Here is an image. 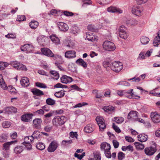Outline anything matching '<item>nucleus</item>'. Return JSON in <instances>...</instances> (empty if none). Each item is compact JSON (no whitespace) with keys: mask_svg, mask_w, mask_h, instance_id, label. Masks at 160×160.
I'll list each match as a JSON object with an SVG mask.
<instances>
[{"mask_svg":"<svg viewBox=\"0 0 160 160\" xmlns=\"http://www.w3.org/2000/svg\"><path fill=\"white\" fill-rule=\"evenodd\" d=\"M9 65H11L15 69L20 70H27L26 66L22 63L18 62L17 61H11L10 63L7 62H0V70H3L6 67Z\"/></svg>","mask_w":160,"mask_h":160,"instance_id":"1","label":"nucleus"},{"mask_svg":"<svg viewBox=\"0 0 160 160\" xmlns=\"http://www.w3.org/2000/svg\"><path fill=\"white\" fill-rule=\"evenodd\" d=\"M152 145L144 149V152L146 155L151 156L153 155L157 151V144L153 141L152 142Z\"/></svg>","mask_w":160,"mask_h":160,"instance_id":"2","label":"nucleus"},{"mask_svg":"<svg viewBox=\"0 0 160 160\" xmlns=\"http://www.w3.org/2000/svg\"><path fill=\"white\" fill-rule=\"evenodd\" d=\"M52 121L54 125L60 126L63 125L66 122V119L64 116H57L54 118Z\"/></svg>","mask_w":160,"mask_h":160,"instance_id":"3","label":"nucleus"},{"mask_svg":"<svg viewBox=\"0 0 160 160\" xmlns=\"http://www.w3.org/2000/svg\"><path fill=\"white\" fill-rule=\"evenodd\" d=\"M102 47L105 50L109 51H113L116 48L114 43L108 41L104 42L102 44Z\"/></svg>","mask_w":160,"mask_h":160,"instance_id":"4","label":"nucleus"},{"mask_svg":"<svg viewBox=\"0 0 160 160\" xmlns=\"http://www.w3.org/2000/svg\"><path fill=\"white\" fill-rule=\"evenodd\" d=\"M96 120L99 126L100 130L103 131L106 128V125L105 123V121L102 117H97Z\"/></svg>","mask_w":160,"mask_h":160,"instance_id":"5","label":"nucleus"},{"mask_svg":"<svg viewBox=\"0 0 160 160\" xmlns=\"http://www.w3.org/2000/svg\"><path fill=\"white\" fill-rule=\"evenodd\" d=\"M143 11V8L142 7L137 5L133 7L132 12V13L136 15L140 16L142 15Z\"/></svg>","mask_w":160,"mask_h":160,"instance_id":"6","label":"nucleus"},{"mask_svg":"<svg viewBox=\"0 0 160 160\" xmlns=\"http://www.w3.org/2000/svg\"><path fill=\"white\" fill-rule=\"evenodd\" d=\"M59 145L58 142L56 141H52L50 144L47 149V150L49 152H54Z\"/></svg>","mask_w":160,"mask_h":160,"instance_id":"7","label":"nucleus"},{"mask_svg":"<svg viewBox=\"0 0 160 160\" xmlns=\"http://www.w3.org/2000/svg\"><path fill=\"white\" fill-rule=\"evenodd\" d=\"M123 65L122 62L118 61H115L112 63L111 70H122Z\"/></svg>","mask_w":160,"mask_h":160,"instance_id":"8","label":"nucleus"},{"mask_svg":"<svg viewBox=\"0 0 160 160\" xmlns=\"http://www.w3.org/2000/svg\"><path fill=\"white\" fill-rule=\"evenodd\" d=\"M119 35L120 37L122 38L125 39L128 37V35L126 32V28L124 26H121L118 29Z\"/></svg>","mask_w":160,"mask_h":160,"instance_id":"9","label":"nucleus"},{"mask_svg":"<svg viewBox=\"0 0 160 160\" xmlns=\"http://www.w3.org/2000/svg\"><path fill=\"white\" fill-rule=\"evenodd\" d=\"M20 48L21 51L26 52V53H29L33 51V47L31 44H27L22 45Z\"/></svg>","mask_w":160,"mask_h":160,"instance_id":"10","label":"nucleus"},{"mask_svg":"<svg viewBox=\"0 0 160 160\" xmlns=\"http://www.w3.org/2000/svg\"><path fill=\"white\" fill-rule=\"evenodd\" d=\"M33 114L29 113L27 114L22 115L21 118L22 121L26 122H28L31 121L32 120V116Z\"/></svg>","mask_w":160,"mask_h":160,"instance_id":"11","label":"nucleus"},{"mask_svg":"<svg viewBox=\"0 0 160 160\" xmlns=\"http://www.w3.org/2000/svg\"><path fill=\"white\" fill-rule=\"evenodd\" d=\"M150 117L153 122L156 123L160 122V114H158L157 112L151 113Z\"/></svg>","mask_w":160,"mask_h":160,"instance_id":"12","label":"nucleus"},{"mask_svg":"<svg viewBox=\"0 0 160 160\" xmlns=\"http://www.w3.org/2000/svg\"><path fill=\"white\" fill-rule=\"evenodd\" d=\"M41 51L43 54L50 57H53L54 56V54L52 51L48 48H44L41 49Z\"/></svg>","mask_w":160,"mask_h":160,"instance_id":"13","label":"nucleus"},{"mask_svg":"<svg viewBox=\"0 0 160 160\" xmlns=\"http://www.w3.org/2000/svg\"><path fill=\"white\" fill-rule=\"evenodd\" d=\"M42 120L41 118H36L33 121V124L34 128L37 129H39L41 127Z\"/></svg>","mask_w":160,"mask_h":160,"instance_id":"14","label":"nucleus"},{"mask_svg":"<svg viewBox=\"0 0 160 160\" xmlns=\"http://www.w3.org/2000/svg\"><path fill=\"white\" fill-rule=\"evenodd\" d=\"M107 11L109 12L112 13H122L123 11L122 10L118 8L115 7L111 6L107 8Z\"/></svg>","mask_w":160,"mask_h":160,"instance_id":"15","label":"nucleus"},{"mask_svg":"<svg viewBox=\"0 0 160 160\" xmlns=\"http://www.w3.org/2000/svg\"><path fill=\"white\" fill-rule=\"evenodd\" d=\"M138 112L135 111H131L128 114V118L134 121L137 120L138 118L137 113Z\"/></svg>","mask_w":160,"mask_h":160,"instance_id":"16","label":"nucleus"},{"mask_svg":"<svg viewBox=\"0 0 160 160\" xmlns=\"http://www.w3.org/2000/svg\"><path fill=\"white\" fill-rule=\"evenodd\" d=\"M58 25L59 29L61 31L65 32L69 29L68 25L63 22H58Z\"/></svg>","mask_w":160,"mask_h":160,"instance_id":"17","label":"nucleus"},{"mask_svg":"<svg viewBox=\"0 0 160 160\" xmlns=\"http://www.w3.org/2000/svg\"><path fill=\"white\" fill-rule=\"evenodd\" d=\"M94 129V126L92 124H89L85 126L84 130L87 133L92 132Z\"/></svg>","mask_w":160,"mask_h":160,"instance_id":"18","label":"nucleus"},{"mask_svg":"<svg viewBox=\"0 0 160 160\" xmlns=\"http://www.w3.org/2000/svg\"><path fill=\"white\" fill-rule=\"evenodd\" d=\"M61 81L62 83L67 84L71 82L72 81V79L71 77L65 75L61 78Z\"/></svg>","mask_w":160,"mask_h":160,"instance_id":"19","label":"nucleus"},{"mask_svg":"<svg viewBox=\"0 0 160 160\" xmlns=\"http://www.w3.org/2000/svg\"><path fill=\"white\" fill-rule=\"evenodd\" d=\"M100 148L102 151H104V152L111 149V146L109 144L104 142L101 144Z\"/></svg>","mask_w":160,"mask_h":160,"instance_id":"20","label":"nucleus"},{"mask_svg":"<svg viewBox=\"0 0 160 160\" xmlns=\"http://www.w3.org/2000/svg\"><path fill=\"white\" fill-rule=\"evenodd\" d=\"M4 109L8 114L16 113L17 112V109L13 106L6 107Z\"/></svg>","mask_w":160,"mask_h":160,"instance_id":"21","label":"nucleus"},{"mask_svg":"<svg viewBox=\"0 0 160 160\" xmlns=\"http://www.w3.org/2000/svg\"><path fill=\"white\" fill-rule=\"evenodd\" d=\"M38 41L40 44L44 45L48 42V38L44 36H40L38 38Z\"/></svg>","mask_w":160,"mask_h":160,"instance_id":"22","label":"nucleus"},{"mask_svg":"<svg viewBox=\"0 0 160 160\" xmlns=\"http://www.w3.org/2000/svg\"><path fill=\"white\" fill-rule=\"evenodd\" d=\"M20 83L22 86L23 87H27L30 84L28 78L25 77L21 78Z\"/></svg>","mask_w":160,"mask_h":160,"instance_id":"23","label":"nucleus"},{"mask_svg":"<svg viewBox=\"0 0 160 160\" xmlns=\"http://www.w3.org/2000/svg\"><path fill=\"white\" fill-rule=\"evenodd\" d=\"M51 40L56 45H58L60 43V40L59 38L56 35L52 34L50 36Z\"/></svg>","mask_w":160,"mask_h":160,"instance_id":"24","label":"nucleus"},{"mask_svg":"<svg viewBox=\"0 0 160 160\" xmlns=\"http://www.w3.org/2000/svg\"><path fill=\"white\" fill-rule=\"evenodd\" d=\"M65 56L68 58H72L76 56V52L74 51H68L65 52Z\"/></svg>","mask_w":160,"mask_h":160,"instance_id":"25","label":"nucleus"},{"mask_svg":"<svg viewBox=\"0 0 160 160\" xmlns=\"http://www.w3.org/2000/svg\"><path fill=\"white\" fill-rule=\"evenodd\" d=\"M148 136L144 133H142L138 136V140L141 142H146L147 140Z\"/></svg>","mask_w":160,"mask_h":160,"instance_id":"26","label":"nucleus"},{"mask_svg":"<svg viewBox=\"0 0 160 160\" xmlns=\"http://www.w3.org/2000/svg\"><path fill=\"white\" fill-rule=\"evenodd\" d=\"M31 92L33 95L41 96L44 95L43 92L37 88H33L31 90Z\"/></svg>","mask_w":160,"mask_h":160,"instance_id":"27","label":"nucleus"},{"mask_svg":"<svg viewBox=\"0 0 160 160\" xmlns=\"http://www.w3.org/2000/svg\"><path fill=\"white\" fill-rule=\"evenodd\" d=\"M49 75L52 78L56 80H57L59 77V75L58 72L56 71H50L49 73Z\"/></svg>","mask_w":160,"mask_h":160,"instance_id":"28","label":"nucleus"},{"mask_svg":"<svg viewBox=\"0 0 160 160\" xmlns=\"http://www.w3.org/2000/svg\"><path fill=\"white\" fill-rule=\"evenodd\" d=\"M92 93L95 95V98H101L104 97L103 94L99 92L98 91L97 89L93 90Z\"/></svg>","mask_w":160,"mask_h":160,"instance_id":"29","label":"nucleus"},{"mask_svg":"<svg viewBox=\"0 0 160 160\" xmlns=\"http://www.w3.org/2000/svg\"><path fill=\"white\" fill-rule=\"evenodd\" d=\"M32 135L34 139L38 140L41 137V135L40 132L38 130L34 131Z\"/></svg>","mask_w":160,"mask_h":160,"instance_id":"30","label":"nucleus"},{"mask_svg":"<svg viewBox=\"0 0 160 160\" xmlns=\"http://www.w3.org/2000/svg\"><path fill=\"white\" fill-rule=\"evenodd\" d=\"M76 63L84 68H86L87 67V64L86 62L82 59L79 58L76 61Z\"/></svg>","mask_w":160,"mask_h":160,"instance_id":"31","label":"nucleus"},{"mask_svg":"<svg viewBox=\"0 0 160 160\" xmlns=\"http://www.w3.org/2000/svg\"><path fill=\"white\" fill-rule=\"evenodd\" d=\"M65 91L63 90L56 92L54 93V95L55 97L58 98H61L63 97L65 95Z\"/></svg>","mask_w":160,"mask_h":160,"instance_id":"32","label":"nucleus"},{"mask_svg":"<svg viewBox=\"0 0 160 160\" xmlns=\"http://www.w3.org/2000/svg\"><path fill=\"white\" fill-rule=\"evenodd\" d=\"M46 102L48 105L53 106L56 104V101L51 98H48L46 99Z\"/></svg>","mask_w":160,"mask_h":160,"instance_id":"33","label":"nucleus"},{"mask_svg":"<svg viewBox=\"0 0 160 160\" xmlns=\"http://www.w3.org/2000/svg\"><path fill=\"white\" fill-rule=\"evenodd\" d=\"M24 147L22 146H18L14 149V152L17 154L21 153L23 150Z\"/></svg>","mask_w":160,"mask_h":160,"instance_id":"34","label":"nucleus"},{"mask_svg":"<svg viewBox=\"0 0 160 160\" xmlns=\"http://www.w3.org/2000/svg\"><path fill=\"white\" fill-rule=\"evenodd\" d=\"M38 22L36 21H31L29 23V26L32 29H36L38 25Z\"/></svg>","mask_w":160,"mask_h":160,"instance_id":"35","label":"nucleus"},{"mask_svg":"<svg viewBox=\"0 0 160 160\" xmlns=\"http://www.w3.org/2000/svg\"><path fill=\"white\" fill-rule=\"evenodd\" d=\"M134 144L137 149L142 150L144 148V145L140 142H136Z\"/></svg>","mask_w":160,"mask_h":160,"instance_id":"36","label":"nucleus"},{"mask_svg":"<svg viewBox=\"0 0 160 160\" xmlns=\"http://www.w3.org/2000/svg\"><path fill=\"white\" fill-rule=\"evenodd\" d=\"M141 42L143 44H147L149 41V39L148 37L142 36L140 39Z\"/></svg>","mask_w":160,"mask_h":160,"instance_id":"37","label":"nucleus"},{"mask_svg":"<svg viewBox=\"0 0 160 160\" xmlns=\"http://www.w3.org/2000/svg\"><path fill=\"white\" fill-rule=\"evenodd\" d=\"M13 141H11L9 142H7L4 143L3 145V150H8L9 148L10 145L13 143Z\"/></svg>","mask_w":160,"mask_h":160,"instance_id":"38","label":"nucleus"},{"mask_svg":"<svg viewBox=\"0 0 160 160\" xmlns=\"http://www.w3.org/2000/svg\"><path fill=\"white\" fill-rule=\"evenodd\" d=\"M72 141L71 140H63L61 143V145L64 146L68 147L69 145L72 143Z\"/></svg>","mask_w":160,"mask_h":160,"instance_id":"39","label":"nucleus"},{"mask_svg":"<svg viewBox=\"0 0 160 160\" xmlns=\"http://www.w3.org/2000/svg\"><path fill=\"white\" fill-rule=\"evenodd\" d=\"M103 109L105 112H109L113 111L114 110V108L111 106H105Z\"/></svg>","mask_w":160,"mask_h":160,"instance_id":"40","label":"nucleus"},{"mask_svg":"<svg viewBox=\"0 0 160 160\" xmlns=\"http://www.w3.org/2000/svg\"><path fill=\"white\" fill-rule=\"evenodd\" d=\"M36 147L38 149L40 150L44 149L45 147V145L42 142L38 143L36 145Z\"/></svg>","mask_w":160,"mask_h":160,"instance_id":"41","label":"nucleus"},{"mask_svg":"<svg viewBox=\"0 0 160 160\" xmlns=\"http://www.w3.org/2000/svg\"><path fill=\"white\" fill-rule=\"evenodd\" d=\"M93 153L96 160H101V154L100 152L95 151Z\"/></svg>","mask_w":160,"mask_h":160,"instance_id":"42","label":"nucleus"},{"mask_svg":"<svg viewBox=\"0 0 160 160\" xmlns=\"http://www.w3.org/2000/svg\"><path fill=\"white\" fill-rule=\"evenodd\" d=\"M103 65L104 67L107 70L111 69V65L109 63L108 61H104L103 62Z\"/></svg>","mask_w":160,"mask_h":160,"instance_id":"43","label":"nucleus"},{"mask_svg":"<svg viewBox=\"0 0 160 160\" xmlns=\"http://www.w3.org/2000/svg\"><path fill=\"white\" fill-rule=\"evenodd\" d=\"M160 43V38L158 37H156L153 42V45L154 46H158Z\"/></svg>","mask_w":160,"mask_h":160,"instance_id":"44","label":"nucleus"},{"mask_svg":"<svg viewBox=\"0 0 160 160\" xmlns=\"http://www.w3.org/2000/svg\"><path fill=\"white\" fill-rule=\"evenodd\" d=\"M8 136L5 134H2L0 136V142H3L6 141L8 139Z\"/></svg>","mask_w":160,"mask_h":160,"instance_id":"45","label":"nucleus"},{"mask_svg":"<svg viewBox=\"0 0 160 160\" xmlns=\"http://www.w3.org/2000/svg\"><path fill=\"white\" fill-rule=\"evenodd\" d=\"M124 120V118L122 117H116L114 118V120L117 123L119 124L122 123Z\"/></svg>","mask_w":160,"mask_h":160,"instance_id":"46","label":"nucleus"},{"mask_svg":"<svg viewBox=\"0 0 160 160\" xmlns=\"http://www.w3.org/2000/svg\"><path fill=\"white\" fill-rule=\"evenodd\" d=\"M87 28L89 30L92 32H96L98 31L94 26L92 25H89L87 27Z\"/></svg>","mask_w":160,"mask_h":160,"instance_id":"47","label":"nucleus"},{"mask_svg":"<svg viewBox=\"0 0 160 160\" xmlns=\"http://www.w3.org/2000/svg\"><path fill=\"white\" fill-rule=\"evenodd\" d=\"M35 85L37 87L41 88H47V87L45 84L38 82H36Z\"/></svg>","mask_w":160,"mask_h":160,"instance_id":"48","label":"nucleus"},{"mask_svg":"<svg viewBox=\"0 0 160 160\" xmlns=\"http://www.w3.org/2000/svg\"><path fill=\"white\" fill-rule=\"evenodd\" d=\"M5 37L8 38L15 39L16 38V35L15 33H9L6 35Z\"/></svg>","mask_w":160,"mask_h":160,"instance_id":"49","label":"nucleus"},{"mask_svg":"<svg viewBox=\"0 0 160 160\" xmlns=\"http://www.w3.org/2000/svg\"><path fill=\"white\" fill-rule=\"evenodd\" d=\"M133 91V89H130L128 91H126L125 90V93H127L128 94H129L131 95L129 96L128 97L129 98H132L134 99L133 96L134 95V93L132 92V91Z\"/></svg>","mask_w":160,"mask_h":160,"instance_id":"50","label":"nucleus"},{"mask_svg":"<svg viewBox=\"0 0 160 160\" xmlns=\"http://www.w3.org/2000/svg\"><path fill=\"white\" fill-rule=\"evenodd\" d=\"M117 85L126 86H130V83L125 81H120L117 83Z\"/></svg>","mask_w":160,"mask_h":160,"instance_id":"51","label":"nucleus"},{"mask_svg":"<svg viewBox=\"0 0 160 160\" xmlns=\"http://www.w3.org/2000/svg\"><path fill=\"white\" fill-rule=\"evenodd\" d=\"M127 23L131 25H135L138 23V21L135 19H132L128 20Z\"/></svg>","mask_w":160,"mask_h":160,"instance_id":"52","label":"nucleus"},{"mask_svg":"<svg viewBox=\"0 0 160 160\" xmlns=\"http://www.w3.org/2000/svg\"><path fill=\"white\" fill-rule=\"evenodd\" d=\"M2 125L3 128H7L10 127L11 123L10 122L5 121L2 123Z\"/></svg>","mask_w":160,"mask_h":160,"instance_id":"53","label":"nucleus"},{"mask_svg":"<svg viewBox=\"0 0 160 160\" xmlns=\"http://www.w3.org/2000/svg\"><path fill=\"white\" fill-rule=\"evenodd\" d=\"M88 104L85 102H83L82 103H79L78 104L75 105V106H73L74 108H80L82 107L83 106H85L88 105Z\"/></svg>","mask_w":160,"mask_h":160,"instance_id":"54","label":"nucleus"},{"mask_svg":"<svg viewBox=\"0 0 160 160\" xmlns=\"http://www.w3.org/2000/svg\"><path fill=\"white\" fill-rule=\"evenodd\" d=\"M26 18L24 15H18V16L17 21L21 22L26 20Z\"/></svg>","mask_w":160,"mask_h":160,"instance_id":"55","label":"nucleus"},{"mask_svg":"<svg viewBox=\"0 0 160 160\" xmlns=\"http://www.w3.org/2000/svg\"><path fill=\"white\" fill-rule=\"evenodd\" d=\"M125 157V154L122 152H119L118 154V158L119 160H122Z\"/></svg>","mask_w":160,"mask_h":160,"instance_id":"56","label":"nucleus"},{"mask_svg":"<svg viewBox=\"0 0 160 160\" xmlns=\"http://www.w3.org/2000/svg\"><path fill=\"white\" fill-rule=\"evenodd\" d=\"M34 140V139L32 135V136H31L26 137L24 138V140L25 141H27L28 140H29V141H28V142H32V141H33Z\"/></svg>","mask_w":160,"mask_h":160,"instance_id":"57","label":"nucleus"},{"mask_svg":"<svg viewBox=\"0 0 160 160\" xmlns=\"http://www.w3.org/2000/svg\"><path fill=\"white\" fill-rule=\"evenodd\" d=\"M110 150H108L104 152L106 157L108 158H111L112 156Z\"/></svg>","mask_w":160,"mask_h":160,"instance_id":"58","label":"nucleus"},{"mask_svg":"<svg viewBox=\"0 0 160 160\" xmlns=\"http://www.w3.org/2000/svg\"><path fill=\"white\" fill-rule=\"evenodd\" d=\"M112 126L113 128L116 132L118 133H119L121 132V130L119 128V127H118L117 126L115 125L114 123H113Z\"/></svg>","mask_w":160,"mask_h":160,"instance_id":"59","label":"nucleus"},{"mask_svg":"<svg viewBox=\"0 0 160 160\" xmlns=\"http://www.w3.org/2000/svg\"><path fill=\"white\" fill-rule=\"evenodd\" d=\"M38 71V73L41 75L48 76H49V72H45V71Z\"/></svg>","mask_w":160,"mask_h":160,"instance_id":"60","label":"nucleus"},{"mask_svg":"<svg viewBox=\"0 0 160 160\" xmlns=\"http://www.w3.org/2000/svg\"><path fill=\"white\" fill-rule=\"evenodd\" d=\"M25 142L26 144L25 145V146L27 150H31L32 149V146L31 144L28 143V142Z\"/></svg>","mask_w":160,"mask_h":160,"instance_id":"61","label":"nucleus"},{"mask_svg":"<svg viewBox=\"0 0 160 160\" xmlns=\"http://www.w3.org/2000/svg\"><path fill=\"white\" fill-rule=\"evenodd\" d=\"M127 80L128 81H134L135 82H139L140 79V78H136L135 77H134L130 79H128Z\"/></svg>","mask_w":160,"mask_h":160,"instance_id":"62","label":"nucleus"},{"mask_svg":"<svg viewBox=\"0 0 160 160\" xmlns=\"http://www.w3.org/2000/svg\"><path fill=\"white\" fill-rule=\"evenodd\" d=\"M63 13L66 16H71L73 15L72 12L67 11H64L63 12Z\"/></svg>","mask_w":160,"mask_h":160,"instance_id":"63","label":"nucleus"},{"mask_svg":"<svg viewBox=\"0 0 160 160\" xmlns=\"http://www.w3.org/2000/svg\"><path fill=\"white\" fill-rule=\"evenodd\" d=\"M64 111L62 109H60L56 110L53 111V113L56 114H61L63 113Z\"/></svg>","mask_w":160,"mask_h":160,"instance_id":"64","label":"nucleus"}]
</instances>
